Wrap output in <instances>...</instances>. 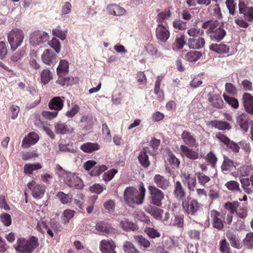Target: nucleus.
Returning <instances> with one entry per match:
<instances>
[{
  "label": "nucleus",
  "mask_w": 253,
  "mask_h": 253,
  "mask_svg": "<svg viewBox=\"0 0 253 253\" xmlns=\"http://www.w3.org/2000/svg\"><path fill=\"white\" fill-rule=\"evenodd\" d=\"M139 191L133 187H127L124 193V199L125 203L129 206L133 205H141L144 201L146 189L143 183L140 185Z\"/></svg>",
  "instance_id": "nucleus-1"
},
{
  "label": "nucleus",
  "mask_w": 253,
  "mask_h": 253,
  "mask_svg": "<svg viewBox=\"0 0 253 253\" xmlns=\"http://www.w3.org/2000/svg\"><path fill=\"white\" fill-rule=\"evenodd\" d=\"M38 239L32 236L29 240L18 238L13 246L15 250L20 253H31L39 245Z\"/></svg>",
  "instance_id": "nucleus-2"
},
{
  "label": "nucleus",
  "mask_w": 253,
  "mask_h": 253,
  "mask_svg": "<svg viewBox=\"0 0 253 253\" xmlns=\"http://www.w3.org/2000/svg\"><path fill=\"white\" fill-rule=\"evenodd\" d=\"M24 38L23 31L18 28H14L7 35L8 41L13 51L21 45Z\"/></svg>",
  "instance_id": "nucleus-3"
},
{
  "label": "nucleus",
  "mask_w": 253,
  "mask_h": 253,
  "mask_svg": "<svg viewBox=\"0 0 253 253\" xmlns=\"http://www.w3.org/2000/svg\"><path fill=\"white\" fill-rule=\"evenodd\" d=\"M62 179L70 187L81 189L84 186L83 180L75 173L71 171L63 172Z\"/></svg>",
  "instance_id": "nucleus-4"
},
{
  "label": "nucleus",
  "mask_w": 253,
  "mask_h": 253,
  "mask_svg": "<svg viewBox=\"0 0 253 253\" xmlns=\"http://www.w3.org/2000/svg\"><path fill=\"white\" fill-rule=\"evenodd\" d=\"M148 190L149 194V202L156 206L161 207L164 199V192L155 186L149 185Z\"/></svg>",
  "instance_id": "nucleus-5"
},
{
  "label": "nucleus",
  "mask_w": 253,
  "mask_h": 253,
  "mask_svg": "<svg viewBox=\"0 0 253 253\" xmlns=\"http://www.w3.org/2000/svg\"><path fill=\"white\" fill-rule=\"evenodd\" d=\"M49 39V36L47 33L42 30H35L30 36V43L33 46H38L46 42Z\"/></svg>",
  "instance_id": "nucleus-6"
},
{
  "label": "nucleus",
  "mask_w": 253,
  "mask_h": 253,
  "mask_svg": "<svg viewBox=\"0 0 253 253\" xmlns=\"http://www.w3.org/2000/svg\"><path fill=\"white\" fill-rule=\"evenodd\" d=\"M182 206L186 213L190 215H197L200 210V204L195 199L187 198L182 202Z\"/></svg>",
  "instance_id": "nucleus-7"
},
{
  "label": "nucleus",
  "mask_w": 253,
  "mask_h": 253,
  "mask_svg": "<svg viewBox=\"0 0 253 253\" xmlns=\"http://www.w3.org/2000/svg\"><path fill=\"white\" fill-rule=\"evenodd\" d=\"M155 36L157 40L162 43H167L170 37L169 26L166 24L159 23L156 28Z\"/></svg>",
  "instance_id": "nucleus-8"
},
{
  "label": "nucleus",
  "mask_w": 253,
  "mask_h": 253,
  "mask_svg": "<svg viewBox=\"0 0 253 253\" xmlns=\"http://www.w3.org/2000/svg\"><path fill=\"white\" fill-rule=\"evenodd\" d=\"M27 187L32 191V196L36 199H41L45 193V186L42 184H36L34 180L27 184Z\"/></svg>",
  "instance_id": "nucleus-9"
},
{
  "label": "nucleus",
  "mask_w": 253,
  "mask_h": 253,
  "mask_svg": "<svg viewBox=\"0 0 253 253\" xmlns=\"http://www.w3.org/2000/svg\"><path fill=\"white\" fill-rule=\"evenodd\" d=\"M43 63L47 65H52L56 62L57 55L51 49H45L41 56Z\"/></svg>",
  "instance_id": "nucleus-10"
},
{
  "label": "nucleus",
  "mask_w": 253,
  "mask_h": 253,
  "mask_svg": "<svg viewBox=\"0 0 253 253\" xmlns=\"http://www.w3.org/2000/svg\"><path fill=\"white\" fill-rule=\"evenodd\" d=\"M116 245L111 240H102L99 244V249L102 253H116Z\"/></svg>",
  "instance_id": "nucleus-11"
},
{
  "label": "nucleus",
  "mask_w": 253,
  "mask_h": 253,
  "mask_svg": "<svg viewBox=\"0 0 253 253\" xmlns=\"http://www.w3.org/2000/svg\"><path fill=\"white\" fill-rule=\"evenodd\" d=\"M239 13L242 14L245 20L249 21H253V8L248 7L246 4L240 0L239 2Z\"/></svg>",
  "instance_id": "nucleus-12"
},
{
  "label": "nucleus",
  "mask_w": 253,
  "mask_h": 253,
  "mask_svg": "<svg viewBox=\"0 0 253 253\" xmlns=\"http://www.w3.org/2000/svg\"><path fill=\"white\" fill-rule=\"evenodd\" d=\"M242 101L245 111L253 115V96L249 93H244L242 95Z\"/></svg>",
  "instance_id": "nucleus-13"
},
{
  "label": "nucleus",
  "mask_w": 253,
  "mask_h": 253,
  "mask_svg": "<svg viewBox=\"0 0 253 253\" xmlns=\"http://www.w3.org/2000/svg\"><path fill=\"white\" fill-rule=\"evenodd\" d=\"M181 139L184 143L190 147H196L197 143L193 134L187 130H184L181 135Z\"/></svg>",
  "instance_id": "nucleus-14"
},
{
  "label": "nucleus",
  "mask_w": 253,
  "mask_h": 253,
  "mask_svg": "<svg viewBox=\"0 0 253 253\" xmlns=\"http://www.w3.org/2000/svg\"><path fill=\"white\" fill-rule=\"evenodd\" d=\"M205 40L204 38L198 36L195 38H190L188 41V45L190 48L200 49L204 47Z\"/></svg>",
  "instance_id": "nucleus-15"
},
{
  "label": "nucleus",
  "mask_w": 253,
  "mask_h": 253,
  "mask_svg": "<svg viewBox=\"0 0 253 253\" xmlns=\"http://www.w3.org/2000/svg\"><path fill=\"white\" fill-rule=\"evenodd\" d=\"M39 139V135L34 132L29 133L23 140L22 147L24 148H29L35 144Z\"/></svg>",
  "instance_id": "nucleus-16"
},
{
  "label": "nucleus",
  "mask_w": 253,
  "mask_h": 253,
  "mask_svg": "<svg viewBox=\"0 0 253 253\" xmlns=\"http://www.w3.org/2000/svg\"><path fill=\"white\" fill-rule=\"evenodd\" d=\"M212 220V226L214 228L221 230L223 228V222L220 218V213L216 210H212L210 212Z\"/></svg>",
  "instance_id": "nucleus-17"
},
{
  "label": "nucleus",
  "mask_w": 253,
  "mask_h": 253,
  "mask_svg": "<svg viewBox=\"0 0 253 253\" xmlns=\"http://www.w3.org/2000/svg\"><path fill=\"white\" fill-rule=\"evenodd\" d=\"M153 180L156 185L162 190L167 189L170 184L167 178L160 174H156Z\"/></svg>",
  "instance_id": "nucleus-18"
},
{
  "label": "nucleus",
  "mask_w": 253,
  "mask_h": 253,
  "mask_svg": "<svg viewBox=\"0 0 253 253\" xmlns=\"http://www.w3.org/2000/svg\"><path fill=\"white\" fill-rule=\"evenodd\" d=\"M173 194L177 200L182 202L184 201L186 191L179 181H176L174 184Z\"/></svg>",
  "instance_id": "nucleus-19"
},
{
  "label": "nucleus",
  "mask_w": 253,
  "mask_h": 253,
  "mask_svg": "<svg viewBox=\"0 0 253 253\" xmlns=\"http://www.w3.org/2000/svg\"><path fill=\"white\" fill-rule=\"evenodd\" d=\"M64 101L61 97H54L48 103V107L50 109H53L55 111L61 110L63 107Z\"/></svg>",
  "instance_id": "nucleus-20"
},
{
  "label": "nucleus",
  "mask_w": 253,
  "mask_h": 253,
  "mask_svg": "<svg viewBox=\"0 0 253 253\" xmlns=\"http://www.w3.org/2000/svg\"><path fill=\"white\" fill-rule=\"evenodd\" d=\"M180 150L182 154L189 159L196 160L199 158V154L197 152L193 151L184 145H180Z\"/></svg>",
  "instance_id": "nucleus-21"
},
{
  "label": "nucleus",
  "mask_w": 253,
  "mask_h": 253,
  "mask_svg": "<svg viewBox=\"0 0 253 253\" xmlns=\"http://www.w3.org/2000/svg\"><path fill=\"white\" fill-rule=\"evenodd\" d=\"M55 129L56 132L60 134H65L73 131V128L69 125L61 122L55 124Z\"/></svg>",
  "instance_id": "nucleus-22"
},
{
  "label": "nucleus",
  "mask_w": 253,
  "mask_h": 253,
  "mask_svg": "<svg viewBox=\"0 0 253 253\" xmlns=\"http://www.w3.org/2000/svg\"><path fill=\"white\" fill-rule=\"evenodd\" d=\"M169 226L177 228H182L184 226V217L182 215L172 213Z\"/></svg>",
  "instance_id": "nucleus-23"
},
{
  "label": "nucleus",
  "mask_w": 253,
  "mask_h": 253,
  "mask_svg": "<svg viewBox=\"0 0 253 253\" xmlns=\"http://www.w3.org/2000/svg\"><path fill=\"white\" fill-rule=\"evenodd\" d=\"M226 236L232 247L236 249H241L242 248V244L240 240L234 233L228 231L226 234Z\"/></svg>",
  "instance_id": "nucleus-24"
},
{
  "label": "nucleus",
  "mask_w": 253,
  "mask_h": 253,
  "mask_svg": "<svg viewBox=\"0 0 253 253\" xmlns=\"http://www.w3.org/2000/svg\"><path fill=\"white\" fill-rule=\"evenodd\" d=\"M236 122L243 131H248L249 126V120L246 114L242 113L238 116L236 119Z\"/></svg>",
  "instance_id": "nucleus-25"
},
{
  "label": "nucleus",
  "mask_w": 253,
  "mask_h": 253,
  "mask_svg": "<svg viewBox=\"0 0 253 253\" xmlns=\"http://www.w3.org/2000/svg\"><path fill=\"white\" fill-rule=\"evenodd\" d=\"M107 10L109 14L115 16H121L125 14L126 10L116 4H111L107 6Z\"/></svg>",
  "instance_id": "nucleus-26"
},
{
  "label": "nucleus",
  "mask_w": 253,
  "mask_h": 253,
  "mask_svg": "<svg viewBox=\"0 0 253 253\" xmlns=\"http://www.w3.org/2000/svg\"><path fill=\"white\" fill-rule=\"evenodd\" d=\"M211 50L218 54H223L228 52L229 47L224 43H212L210 45Z\"/></svg>",
  "instance_id": "nucleus-27"
},
{
  "label": "nucleus",
  "mask_w": 253,
  "mask_h": 253,
  "mask_svg": "<svg viewBox=\"0 0 253 253\" xmlns=\"http://www.w3.org/2000/svg\"><path fill=\"white\" fill-rule=\"evenodd\" d=\"M226 32L224 29L218 27L214 30V32H211L210 37L212 41L219 42L221 41L226 35Z\"/></svg>",
  "instance_id": "nucleus-28"
},
{
  "label": "nucleus",
  "mask_w": 253,
  "mask_h": 253,
  "mask_svg": "<svg viewBox=\"0 0 253 253\" xmlns=\"http://www.w3.org/2000/svg\"><path fill=\"white\" fill-rule=\"evenodd\" d=\"M145 50L153 58H158L162 56V54L158 51L157 48L152 43H148L145 46Z\"/></svg>",
  "instance_id": "nucleus-29"
},
{
  "label": "nucleus",
  "mask_w": 253,
  "mask_h": 253,
  "mask_svg": "<svg viewBox=\"0 0 253 253\" xmlns=\"http://www.w3.org/2000/svg\"><path fill=\"white\" fill-rule=\"evenodd\" d=\"M80 149L85 153H90L100 149L99 145L97 143L87 142L82 144Z\"/></svg>",
  "instance_id": "nucleus-30"
},
{
  "label": "nucleus",
  "mask_w": 253,
  "mask_h": 253,
  "mask_svg": "<svg viewBox=\"0 0 253 253\" xmlns=\"http://www.w3.org/2000/svg\"><path fill=\"white\" fill-rule=\"evenodd\" d=\"M146 211L156 219L160 220L162 218L163 210L156 207L150 206L147 208Z\"/></svg>",
  "instance_id": "nucleus-31"
},
{
  "label": "nucleus",
  "mask_w": 253,
  "mask_h": 253,
  "mask_svg": "<svg viewBox=\"0 0 253 253\" xmlns=\"http://www.w3.org/2000/svg\"><path fill=\"white\" fill-rule=\"evenodd\" d=\"M138 161L141 165L144 168H147L150 165V162L149 161L148 156L147 154L146 149L144 148L140 153L138 157Z\"/></svg>",
  "instance_id": "nucleus-32"
},
{
  "label": "nucleus",
  "mask_w": 253,
  "mask_h": 253,
  "mask_svg": "<svg viewBox=\"0 0 253 253\" xmlns=\"http://www.w3.org/2000/svg\"><path fill=\"white\" fill-rule=\"evenodd\" d=\"M69 71L68 62L65 60H61L57 68V73L58 76H65V74Z\"/></svg>",
  "instance_id": "nucleus-33"
},
{
  "label": "nucleus",
  "mask_w": 253,
  "mask_h": 253,
  "mask_svg": "<svg viewBox=\"0 0 253 253\" xmlns=\"http://www.w3.org/2000/svg\"><path fill=\"white\" fill-rule=\"evenodd\" d=\"M95 229L99 232L106 234L109 233L112 230L110 225L104 221L98 222L96 224Z\"/></svg>",
  "instance_id": "nucleus-34"
},
{
  "label": "nucleus",
  "mask_w": 253,
  "mask_h": 253,
  "mask_svg": "<svg viewBox=\"0 0 253 253\" xmlns=\"http://www.w3.org/2000/svg\"><path fill=\"white\" fill-rule=\"evenodd\" d=\"M53 79L52 72L48 69H44L41 73V82L43 84H47Z\"/></svg>",
  "instance_id": "nucleus-35"
},
{
  "label": "nucleus",
  "mask_w": 253,
  "mask_h": 253,
  "mask_svg": "<svg viewBox=\"0 0 253 253\" xmlns=\"http://www.w3.org/2000/svg\"><path fill=\"white\" fill-rule=\"evenodd\" d=\"M211 125L213 127L219 130H229L231 128L230 124L226 121H215L211 123Z\"/></svg>",
  "instance_id": "nucleus-36"
},
{
  "label": "nucleus",
  "mask_w": 253,
  "mask_h": 253,
  "mask_svg": "<svg viewBox=\"0 0 253 253\" xmlns=\"http://www.w3.org/2000/svg\"><path fill=\"white\" fill-rule=\"evenodd\" d=\"M202 53L198 51H191L186 55V60L190 62H195L198 60L202 56Z\"/></svg>",
  "instance_id": "nucleus-37"
},
{
  "label": "nucleus",
  "mask_w": 253,
  "mask_h": 253,
  "mask_svg": "<svg viewBox=\"0 0 253 253\" xmlns=\"http://www.w3.org/2000/svg\"><path fill=\"white\" fill-rule=\"evenodd\" d=\"M72 5L69 2H66L62 6L61 18L64 21L69 18L68 14L71 11Z\"/></svg>",
  "instance_id": "nucleus-38"
},
{
  "label": "nucleus",
  "mask_w": 253,
  "mask_h": 253,
  "mask_svg": "<svg viewBox=\"0 0 253 253\" xmlns=\"http://www.w3.org/2000/svg\"><path fill=\"white\" fill-rule=\"evenodd\" d=\"M120 225L122 228L126 231H133L137 228L136 224L126 219L122 220Z\"/></svg>",
  "instance_id": "nucleus-39"
},
{
  "label": "nucleus",
  "mask_w": 253,
  "mask_h": 253,
  "mask_svg": "<svg viewBox=\"0 0 253 253\" xmlns=\"http://www.w3.org/2000/svg\"><path fill=\"white\" fill-rule=\"evenodd\" d=\"M41 168L42 166L39 163L27 164L24 166V172L26 174H32L34 171L40 169Z\"/></svg>",
  "instance_id": "nucleus-40"
},
{
  "label": "nucleus",
  "mask_w": 253,
  "mask_h": 253,
  "mask_svg": "<svg viewBox=\"0 0 253 253\" xmlns=\"http://www.w3.org/2000/svg\"><path fill=\"white\" fill-rule=\"evenodd\" d=\"M56 197L60 200L63 204H67L71 202L73 196L70 194H65L63 192H58Z\"/></svg>",
  "instance_id": "nucleus-41"
},
{
  "label": "nucleus",
  "mask_w": 253,
  "mask_h": 253,
  "mask_svg": "<svg viewBox=\"0 0 253 253\" xmlns=\"http://www.w3.org/2000/svg\"><path fill=\"white\" fill-rule=\"evenodd\" d=\"M243 244L248 249H253V232L246 234L245 238L243 240Z\"/></svg>",
  "instance_id": "nucleus-42"
},
{
  "label": "nucleus",
  "mask_w": 253,
  "mask_h": 253,
  "mask_svg": "<svg viewBox=\"0 0 253 253\" xmlns=\"http://www.w3.org/2000/svg\"><path fill=\"white\" fill-rule=\"evenodd\" d=\"M134 239L140 246L144 248H147L150 245V242L142 235H135L134 236Z\"/></svg>",
  "instance_id": "nucleus-43"
},
{
  "label": "nucleus",
  "mask_w": 253,
  "mask_h": 253,
  "mask_svg": "<svg viewBox=\"0 0 253 253\" xmlns=\"http://www.w3.org/2000/svg\"><path fill=\"white\" fill-rule=\"evenodd\" d=\"M26 55V51L22 47L17 52L14 53L11 57L10 60L13 62H18L21 60L23 57Z\"/></svg>",
  "instance_id": "nucleus-44"
},
{
  "label": "nucleus",
  "mask_w": 253,
  "mask_h": 253,
  "mask_svg": "<svg viewBox=\"0 0 253 253\" xmlns=\"http://www.w3.org/2000/svg\"><path fill=\"white\" fill-rule=\"evenodd\" d=\"M223 162L221 166V169L222 171L230 170L231 168L234 167L233 162L227 156H224Z\"/></svg>",
  "instance_id": "nucleus-45"
},
{
  "label": "nucleus",
  "mask_w": 253,
  "mask_h": 253,
  "mask_svg": "<svg viewBox=\"0 0 253 253\" xmlns=\"http://www.w3.org/2000/svg\"><path fill=\"white\" fill-rule=\"evenodd\" d=\"M107 169L106 166L104 165L95 166L90 171V174L91 176H96L100 175Z\"/></svg>",
  "instance_id": "nucleus-46"
},
{
  "label": "nucleus",
  "mask_w": 253,
  "mask_h": 253,
  "mask_svg": "<svg viewBox=\"0 0 253 253\" xmlns=\"http://www.w3.org/2000/svg\"><path fill=\"white\" fill-rule=\"evenodd\" d=\"M225 186L230 191L241 192L239 183L236 181L231 180L225 184Z\"/></svg>",
  "instance_id": "nucleus-47"
},
{
  "label": "nucleus",
  "mask_w": 253,
  "mask_h": 253,
  "mask_svg": "<svg viewBox=\"0 0 253 253\" xmlns=\"http://www.w3.org/2000/svg\"><path fill=\"white\" fill-rule=\"evenodd\" d=\"M105 189L106 186L105 185L98 183L94 184L89 187V191L91 193L97 194H101Z\"/></svg>",
  "instance_id": "nucleus-48"
},
{
  "label": "nucleus",
  "mask_w": 253,
  "mask_h": 253,
  "mask_svg": "<svg viewBox=\"0 0 253 253\" xmlns=\"http://www.w3.org/2000/svg\"><path fill=\"white\" fill-rule=\"evenodd\" d=\"M239 204L238 202L236 201L227 202L225 204L224 207L226 210H228V213L234 214L235 212H236L237 209L239 207Z\"/></svg>",
  "instance_id": "nucleus-49"
},
{
  "label": "nucleus",
  "mask_w": 253,
  "mask_h": 253,
  "mask_svg": "<svg viewBox=\"0 0 253 253\" xmlns=\"http://www.w3.org/2000/svg\"><path fill=\"white\" fill-rule=\"evenodd\" d=\"M118 172V170L115 169H112L108 171L105 172L103 175V180L105 182H108L111 180L115 175Z\"/></svg>",
  "instance_id": "nucleus-50"
},
{
  "label": "nucleus",
  "mask_w": 253,
  "mask_h": 253,
  "mask_svg": "<svg viewBox=\"0 0 253 253\" xmlns=\"http://www.w3.org/2000/svg\"><path fill=\"white\" fill-rule=\"evenodd\" d=\"M223 97L224 100L234 108L236 109L239 107V102L236 98L229 96L225 94H223Z\"/></svg>",
  "instance_id": "nucleus-51"
},
{
  "label": "nucleus",
  "mask_w": 253,
  "mask_h": 253,
  "mask_svg": "<svg viewBox=\"0 0 253 253\" xmlns=\"http://www.w3.org/2000/svg\"><path fill=\"white\" fill-rule=\"evenodd\" d=\"M207 161L210 164L211 167L213 169H215L217 161V158L215 155L212 152L210 151L206 156Z\"/></svg>",
  "instance_id": "nucleus-52"
},
{
  "label": "nucleus",
  "mask_w": 253,
  "mask_h": 253,
  "mask_svg": "<svg viewBox=\"0 0 253 253\" xmlns=\"http://www.w3.org/2000/svg\"><path fill=\"white\" fill-rule=\"evenodd\" d=\"M196 175L197 176L198 182L202 185H205L211 180L209 176L205 175L203 172H197Z\"/></svg>",
  "instance_id": "nucleus-53"
},
{
  "label": "nucleus",
  "mask_w": 253,
  "mask_h": 253,
  "mask_svg": "<svg viewBox=\"0 0 253 253\" xmlns=\"http://www.w3.org/2000/svg\"><path fill=\"white\" fill-rule=\"evenodd\" d=\"M187 33L191 38H195L202 36L204 33V31L202 29L193 28L188 30Z\"/></svg>",
  "instance_id": "nucleus-54"
},
{
  "label": "nucleus",
  "mask_w": 253,
  "mask_h": 253,
  "mask_svg": "<svg viewBox=\"0 0 253 253\" xmlns=\"http://www.w3.org/2000/svg\"><path fill=\"white\" fill-rule=\"evenodd\" d=\"M48 44L50 47L53 48L56 53H59L61 49V44L58 39L55 38H52V39L48 42Z\"/></svg>",
  "instance_id": "nucleus-55"
},
{
  "label": "nucleus",
  "mask_w": 253,
  "mask_h": 253,
  "mask_svg": "<svg viewBox=\"0 0 253 253\" xmlns=\"http://www.w3.org/2000/svg\"><path fill=\"white\" fill-rule=\"evenodd\" d=\"M240 182L242 187L247 194H249L252 193V190L249 187L250 182L249 178H241Z\"/></svg>",
  "instance_id": "nucleus-56"
},
{
  "label": "nucleus",
  "mask_w": 253,
  "mask_h": 253,
  "mask_svg": "<svg viewBox=\"0 0 253 253\" xmlns=\"http://www.w3.org/2000/svg\"><path fill=\"white\" fill-rule=\"evenodd\" d=\"M67 33V30L62 31L58 28L54 29L52 30L53 35L58 37L62 41L66 39Z\"/></svg>",
  "instance_id": "nucleus-57"
},
{
  "label": "nucleus",
  "mask_w": 253,
  "mask_h": 253,
  "mask_svg": "<svg viewBox=\"0 0 253 253\" xmlns=\"http://www.w3.org/2000/svg\"><path fill=\"white\" fill-rule=\"evenodd\" d=\"M219 250L222 253H230V248L229 244L227 242L226 239H224L220 242L219 244Z\"/></svg>",
  "instance_id": "nucleus-58"
},
{
  "label": "nucleus",
  "mask_w": 253,
  "mask_h": 253,
  "mask_svg": "<svg viewBox=\"0 0 253 253\" xmlns=\"http://www.w3.org/2000/svg\"><path fill=\"white\" fill-rule=\"evenodd\" d=\"M0 220L5 226H9L12 222L11 216L7 213H3L0 215Z\"/></svg>",
  "instance_id": "nucleus-59"
},
{
  "label": "nucleus",
  "mask_w": 253,
  "mask_h": 253,
  "mask_svg": "<svg viewBox=\"0 0 253 253\" xmlns=\"http://www.w3.org/2000/svg\"><path fill=\"white\" fill-rule=\"evenodd\" d=\"M144 231L151 238H155L160 236V234L157 231V230L153 228H146Z\"/></svg>",
  "instance_id": "nucleus-60"
},
{
  "label": "nucleus",
  "mask_w": 253,
  "mask_h": 253,
  "mask_svg": "<svg viewBox=\"0 0 253 253\" xmlns=\"http://www.w3.org/2000/svg\"><path fill=\"white\" fill-rule=\"evenodd\" d=\"M162 77L159 76L157 77V80L156 81L155 84L154 93L157 95H163V92L162 90H160V85L161 83Z\"/></svg>",
  "instance_id": "nucleus-61"
},
{
  "label": "nucleus",
  "mask_w": 253,
  "mask_h": 253,
  "mask_svg": "<svg viewBox=\"0 0 253 253\" xmlns=\"http://www.w3.org/2000/svg\"><path fill=\"white\" fill-rule=\"evenodd\" d=\"M225 90L227 93L234 95L237 94L236 87L231 83H227L225 85Z\"/></svg>",
  "instance_id": "nucleus-62"
},
{
  "label": "nucleus",
  "mask_w": 253,
  "mask_h": 253,
  "mask_svg": "<svg viewBox=\"0 0 253 253\" xmlns=\"http://www.w3.org/2000/svg\"><path fill=\"white\" fill-rule=\"evenodd\" d=\"M7 49L4 42H0V59H3L7 54Z\"/></svg>",
  "instance_id": "nucleus-63"
},
{
  "label": "nucleus",
  "mask_w": 253,
  "mask_h": 253,
  "mask_svg": "<svg viewBox=\"0 0 253 253\" xmlns=\"http://www.w3.org/2000/svg\"><path fill=\"white\" fill-rule=\"evenodd\" d=\"M172 25L175 29L183 30L186 28V22L180 20H176L173 22Z\"/></svg>",
  "instance_id": "nucleus-64"
}]
</instances>
